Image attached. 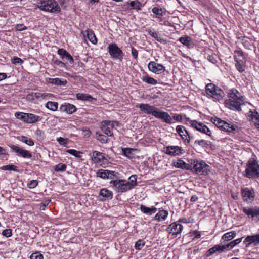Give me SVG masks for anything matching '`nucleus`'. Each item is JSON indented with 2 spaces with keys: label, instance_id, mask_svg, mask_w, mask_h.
Segmentation results:
<instances>
[{
  "label": "nucleus",
  "instance_id": "obj_1",
  "mask_svg": "<svg viewBox=\"0 0 259 259\" xmlns=\"http://www.w3.org/2000/svg\"><path fill=\"white\" fill-rule=\"evenodd\" d=\"M128 179L130 181L123 179L111 180L110 184L112 185V188L115 191L123 193L132 189L137 185L136 175H132Z\"/></svg>",
  "mask_w": 259,
  "mask_h": 259
},
{
  "label": "nucleus",
  "instance_id": "obj_2",
  "mask_svg": "<svg viewBox=\"0 0 259 259\" xmlns=\"http://www.w3.org/2000/svg\"><path fill=\"white\" fill-rule=\"evenodd\" d=\"M229 99L225 100L226 106L231 110H241V104L243 96L237 90L233 89L228 92Z\"/></svg>",
  "mask_w": 259,
  "mask_h": 259
},
{
  "label": "nucleus",
  "instance_id": "obj_3",
  "mask_svg": "<svg viewBox=\"0 0 259 259\" xmlns=\"http://www.w3.org/2000/svg\"><path fill=\"white\" fill-rule=\"evenodd\" d=\"M242 238L237 239L228 243L221 242L220 244L215 245L210 248L206 252V256H209L215 252L221 253L231 249L236 245L241 242Z\"/></svg>",
  "mask_w": 259,
  "mask_h": 259
},
{
  "label": "nucleus",
  "instance_id": "obj_4",
  "mask_svg": "<svg viewBox=\"0 0 259 259\" xmlns=\"http://www.w3.org/2000/svg\"><path fill=\"white\" fill-rule=\"evenodd\" d=\"M244 107L249 110L245 114L247 120L253 122L255 127L259 130V113L254 106L249 102H244Z\"/></svg>",
  "mask_w": 259,
  "mask_h": 259
},
{
  "label": "nucleus",
  "instance_id": "obj_5",
  "mask_svg": "<svg viewBox=\"0 0 259 259\" xmlns=\"http://www.w3.org/2000/svg\"><path fill=\"white\" fill-rule=\"evenodd\" d=\"M245 176L248 178L254 179L259 177V165L256 160L250 158L247 163Z\"/></svg>",
  "mask_w": 259,
  "mask_h": 259
},
{
  "label": "nucleus",
  "instance_id": "obj_6",
  "mask_svg": "<svg viewBox=\"0 0 259 259\" xmlns=\"http://www.w3.org/2000/svg\"><path fill=\"white\" fill-rule=\"evenodd\" d=\"M38 7L42 11L53 13L60 12V8L55 0H42L38 3Z\"/></svg>",
  "mask_w": 259,
  "mask_h": 259
},
{
  "label": "nucleus",
  "instance_id": "obj_7",
  "mask_svg": "<svg viewBox=\"0 0 259 259\" xmlns=\"http://www.w3.org/2000/svg\"><path fill=\"white\" fill-rule=\"evenodd\" d=\"M192 170L198 175L208 174L210 171L209 166L203 161H198L196 159H191Z\"/></svg>",
  "mask_w": 259,
  "mask_h": 259
},
{
  "label": "nucleus",
  "instance_id": "obj_8",
  "mask_svg": "<svg viewBox=\"0 0 259 259\" xmlns=\"http://www.w3.org/2000/svg\"><path fill=\"white\" fill-rule=\"evenodd\" d=\"M205 92L208 96L217 100L222 99L224 95V92L220 88L211 83L206 85Z\"/></svg>",
  "mask_w": 259,
  "mask_h": 259
},
{
  "label": "nucleus",
  "instance_id": "obj_9",
  "mask_svg": "<svg viewBox=\"0 0 259 259\" xmlns=\"http://www.w3.org/2000/svg\"><path fill=\"white\" fill-rule=\"evenodd\" d=\"M211 121L215 124L219 128L228 132H232L235 130L233 125L229 124L227 122L218 117H212Z\"/></svg>",
  "mask_w": 259,
  "mask_h": 259
},
{
  "label": "nucleus",
  "instance_id": "obj_10",
  "mask_svg": "<svg viewBox=\"0 0 259 259\" xmlns=\"http://www.w3.org/2000/svg\"><path fill=\"white\" fill-rule=\"evenodd\" d=\"M108 52L112 58L122 61L123 57L122 51L114 43H111L108 47Z\"/></svg>",
  "mask_w": 259,
  "mask_h": 259
},
{
  "label": "nucleus",
  "instance_id": "obj_11",
  "mask_svg": "<svg viewBox=\"0 0 259 259\" xmlns=\"http://www.w3.org/2000/svg\"><path fill=\"white\" fill-rule=\"evenodd\" d=\"M244 213L252 221H259V207L256 206L244 207Z\"/></svg>",
  "mask_w": 259,
  "mask_h": 259
},
{
  "label": "nucleus",
  "instance_id": "obj_12",
  "mask_svg": "<svg viewBox=\"0 0 259 259\" xmlns=\"http://www.w3.org/2000/svg\"><path fill=\"white\" fill-rule=\"evenodd\" d=\"M190 123L192 127L197 131L211 137V132L208 127L202 122H198L196 120H191Z\"/></svg>",
  "mask_w": 259,
  "mask_h": 259
},
{
  "label": "nucleus",
  "instance_id": "obj_13",
  "mask_svg": "<svg viewBox=\"0 0 259 259\" xmlns=\"http://www.w3.org/2000/svg\"><path fill=\"white\" fill-rule=\"evenodd\" d=\"M148 68L149 71L157 74H162L165 71V67L163 65L155 61H150Z\"/></svg>",
  "mask_w": 259,
  "mask_h": 259
},
{
  "label": "nucleus",
  "instance_id": "obj_14",
  "mask_svg": "<svg viewBox=\"0 0 259 259\" xmlns=\"http://www.w3.org/2000/svg\"><path fill=\"white\" fill-rule=\"evenodd\" d=\"M103 122V124L102 126L103 132L109 137L112 136L113 135L112 129L115 125H117L118 122L109 120H105Z\"/></svg>",
  "mask_w": 259,
  "mask_h": 259
},
{
  "label": "nucleus",
  "instance_id": "obj_15",
  "mask_svg": "<svg viewBox=\"0 0 259 259\" xmlns=\"http://www.w3.org/2000/svg\"><path fill=\"white\" fill-rule=\"evenodd\" d=\"M137 106L139 108L140 110L143 112L144 113L147 114H151L154 117L158 109L154 106L150 105L148 104L142 103L139 104Z\"/></svg>",
  "mask_w": 259,
  "mask_h": 259
},
{
  "label": "nucleus",
  "instance_id": "obj_16",
  "mask_svg": "<svg viewBox=\"0 0 259 259\" xmlns=\"http://www.w3.org/2000/svg\"><path fill=\"white\" fill-rule=\"evenodd\" d=\"M255 199V192L252 188H244V202L252 203Z\"/></svg>",
  "mask_w": 259,
  "mask_h": 259
},
{
  "label": "nucleus",
  "instance_id": "obj_17",
  "mask_svg": "<svg viewBox=\"0 0 259 259\" xmlns=\"http://www.w3.org/2000/svg\"><path fill=\"white\" fill-rule=\"evenodd\" d=\"M176 131L185 143H190V139L192 137L190 136L188 132L185 129L184 126L182 125H178L176 127Z\"/></svg>",
  "mask_w": 259,
  "mask_h": 259
},
{
  "label": "nucleus",
  "instance_id": "obj_18",
  "mask_svg": "<svg viewBox=\"0 0 259 259\" xmlns=\"http://www.w3.org/2000/svg\"><path fill=\"white\" fill-rule=\"evenodd\" d=\"M165 149V153L171 156L180 155L184 153L182 148L178 146H169Z\"/></svg>",
  "mask_w": 259,
  "mask_h": 259
},
{
  "label": "nucleus",
  "instance_id": "obj_19",
  "mask_svg": "<svg viewBox=\"0 0 259 259\" xmlns=\"http://www.w3.org/2000/svg\"><path fill=\"white\" fill-rule=\"evenodd\" d=\"M241 58H243V52L241 51H235L234 55L235 67L240 72L243 71V61Z\"/></svg>",
  "mask_w": 259,
  "mask_h": 259
},
{
  "label": "nucleus",
  "instance_id": "obj_20",
  "mask_svg": "<svg viewBox=\"0 0 259 259\" xmlns=\"http://www.w3.org/2000/svg\"><path fill=\"white\" fill-rule=\"evenodd\" d=\"M155 117L160 119L163 122L168 124H172L173 123L172 117L168 113L164 111H160L159 109H158Z\"/></svg>",
  "mask_w": 259,
  "mask_h": 259
},
{
  "label": "nucleus",
  "instance_id": "obj_21",
  "mask_svg": "<svg viewBox=\"0 0 259 259\" xmlns=\"http://www.w3.org/2000/svg\"><path fill=\"white\" fill-rule=\"evenodd\" d=\"M183 226L181 224L174 222L169 225L166 229V231L169 233L177 235L181 232Z\"/></svg>",
  "mask_w": 259,
  "mask_h": 259
},
{
  "label": "nucleus",
  "instance_id": "obj_22",
  "mask_svg": "<svg viewBox=\"0 0 259 259\" xmlns=\"http://www.w3.org/2000/svg\"><path fill=\"white\" fill-rule=\"evenodd\" d=\"M189 162L190 163H187L181 159H179L177 161L174 162L173 165L175 167L178 168L186 170H192L191 160Z\"/></svg>",
  "mask_w": 259,
  "mask_h": 259
},
{
  "label": "nucleus",
  "instance_id": "obj_23",
  "mask_svg": "<svg viewBox=\"0 0 259 259\" xmlns=\"http://www.w3.org/2000/svg\"><path fill=\"white\" fill-rule=\"evenodd\" d=\"M60 109L61 111L69 114H72L76 111V107L74 105L68 103L62 104L60 107Z\"/></svg>",
  "mask_w": 259,
  "mask_h": 259
},
{
  "label": "nucleus",
  "instance_id": "obj_24",
  "mask_svg": "<svg viewBox=\"0 0 259 259\" xmlns=\"http://www.w3.org/2000/svg\"><path fill=\"white\" fill-rule=\"evenodd\" d=\"M246 242V246H248L251 243L256 244L259 243V234L252 236H248L245 239L244 243Z\"/></svg>",
  "mask_w": 259,
  "mask_h": 259
},
{
  "label": "nucleus",
  "instance_id": "obj_25",
  "mask_svg": "<svg viewBox=\"0 0 259 259\" xmlns=\"http://www.w3.org/2000/svg\"><path fill=\"white\" fill-rule=\"evenodd\" d=\"M168 214L167 211L165 210H160L153 218V220L158 222L161 220H165Z\"/></svg>",
  "mask_w": 259,
  "mask_h": 259
},
{
  "label": "nucleus",
  "instance_id": "obj_26",
  "mask_svg": "<svg viewBox=\"0 0 259 259\" xmlns=\"http://www.w3.org/2000/svg\"><path fill=\"white\" fill-rule=\"evenodd\" d=\"M140 210L144 213L151 215L152 214L155 213L157 211V208L155 207H152L151 208L148 207L144 205H141Z\"/></svg>",
  "mask_w": 259,
  "mask_h": 259
},
{
  "label": "nucleus",
  "instance_id": "obj_27",
  "mask_svg": "<svg viewBox=\"0 0 259 259\" xmlns=\"http://www.w3.org/2000/svg\"><path fill=\"white\" fill-rule=\"evenodd\" d=\"M76 98L77 100L81 101H87L92 102L93 100L96 101V99L94 98L91 95L88 94L78 93L76 94Z\"/></svg>",
  "mask_w": 259,
  "mask_h": 259
},
{
  "label": "nucleus",
  "instance_id": "obj_28",
  "mask_svg": "<svg viewBox=\"0 0 259 259\" xmlns=\"http://www.w3.org/2000/svg\"><path fill=\"white\" fill-rule=\"evenodd\" d=\"M27 123H34L41 119V117L32 113H27Z\"/></svg>",
  "mask_w": 259,
  "mask_h": 259
},
{
  "label": "nucleus",
  "instance_id": "obj_29",
  "mask_svg": "<svg viewBox=\"0 0 259 259\" xmlns=\"http://www.w3.org/2000/svg\"><path fill=\"white\" fill-rule=\"evenodd\" d=\"M194 143L204 148H211L212 146L210 141L204 140H196Z\"/></svg>",
  "mask_w": 259,
  "mask_h": 259
},
{
  "label": "nucleus",
  "instance_id": "obj_30",
  "mask_svg": "<svg viewBox=\"0 0 259 259\" xmlns=\"http://www.w3.org/2000/svg\"><path fill=\"white\" fill-rule=\"evenodd\" d=\"M152 12L155 15V17L157 18H161L165 14L163 9L158 7H153L152 9Z\"/></svg>",
  "mask_w": 259,
  "mask_h": 259
},
{
  "label": "nucleus",
  "instance_id": "obj_31",
  "mask_svg": "<svg viewBox=\"0 0 259 259\" xmlns=\"http://www.w3.org/2000/svg\"><path fill=\"white\" fill-rule=\"evenodd\" d=\"M236 236L235 232H229L224 234L222 237L221 242L228 243L229 241L232 240Z\"/></svg>",
  "mask_w": 259,
  "mask_h": 259
},
{
  "label": "nucleus",
  "instance_id": "obj_32",
  "mask_svg": "<svg viewBox=\"0 0 259 259\" xmlns=\"http://www.w3.org/2000/svg\"><path fill=\"white\" fill-rule=\"evenodd\" d=\"M91 157L92 160L96 162H99L104 158L102 153L97 151H94L91 155Z\"/></svg>",
  "mask_w": 259,
  "mask_h": 259
},
{
  "label": "nucleus",
  "instance_id": "obj_33",
  "mask_svg": "<svg viewBox=\"0 0 259 259\" xmlns=\"http://www.w3.org/2000/svg\"><path fill=\"white\" fill-rule=\"evenodd\" d=\"M142 80L143 82L150 85H156L158 83V81L156 79L149 76L147 74L142 76Z\"/></svg>",
  "mask_w": 259,
  "mask_h": 259
},
{
  "label": "nucleus",
  "instance_id": "obj_34",
  "mask_svg": "<svg viewBox=\"0 0 259 259\" xmlns=\"http://www.w3.org/2000/svg\"><path fill=\"white\" fill-rule=\"evenodd\" d=\"M100 195L103 197L108 199H111L113 197V193L111 191L105 188L101 190Z\"/></svg>",
  "mask_w": 259,
  "mask_h": 259
},
{
  "label": "nucleus",
  "instance_id": "obj_35",
  "mask_svg": "<svg viewBox=\"0 0 259 259\" xmlns=\"http://www.w3.org/2000/svg\"><path fill=\"white\" fill-rule=\"evenodd\" d=\"M87 35L88 39L93 44L97 43V39L94 34V31L91 29L87 30Z\"/></svg>",
  "mask_w": 259,
  "mask_h": 259
},
{
  "label": "nucleus",
  "instance_id": "obj_36",
  "mask_svg": "<svg viewBox=\"0 0 259 259\" xmlns=\"http://www.w3.org/2000/svg\"><path fill=\"white\" fill-rule=\"evenodd\" d=\"M49 82L57 85H65L67 83L66 80H61L58 78H49Z\"/></svg>",
  "mask_w": 259,
  "mask_h": 259
},
{
  "label": "nucleus",
  "instance_id": "obj_37",
  "mask_svg": "<svg viewBox=\"0 0 259 259\" xmlns=\"http://www.w3.org/2000/svg\"><path fill=\"white\" fill-rule=\"evenodd\" d=\"M9 146L11 148L12 151L13 152H15L18 156L21 157L23 149L20 148V147L12 144L9 145Z\"/></svg>",
  "mask_w": 259,
  "mask_h": 259
},
{
  "label": "nucleus",
  "instance_id": "obj_38",
  "mask_svg": "<svg viewBox=\"0 0 259 259\" xmlns=\"http://www.w3.org/2000/svg\"><path fill=\"white\" fill-rule=\"evenodd\" d=\"M58 104L56 102L48 101L45 105V107L48 109L55 111L58 109Z\"/></svg>",
  "mask_w": 259,
  "mask_h": 259
},
{
  "label": "nucleus",
  "instance_id": "obj_39",
  "mask_svg": "<svg viewBox=\"0 0 259 259\" xmlns=\"http://www.w3.org/2000/svg\"><path fill=\"white\" fill-rule=\"evenodd\" d=\"M108 172H109L108 170H105V169H99L97 172V176L98 177H100L102 179H107L108 175H109Z\"/></svg>",
  "mask_w": 259,
  "mask_h": 259
},
{
  "label": "nucleus",
  "instance_id": "obj_40",
  "mask_svg": "<svg viewBox=\"0 0 259 259\" xmlns=\"http://www.w3.org/2000/svg\"><path fill=\"white\" fill-rule=\"evenodd\" d=\"M15 116L23 122L26 123L27 120V113H24L22 112H16L15 113Z\"/></svg>",
  "mask_w": 259,
  "mask_h": 259
},
{
  "label": "nucleus",
  "instance_id": "obj_41",
  "mask_svg": "<svg viewBox=\"0 0 259 259\" xmlns=\"http://www.w3.org/2000/svg\"><path fill=\"white\" fill-rule=\"evenodd\" d=\"M129 5L134 9H136L137 10L141 9V4L140 2L138 1H131L130 3L128 2H127L126 5H125L124 6H127V7H128Z\"/></svg>",
  "mask_w": 259,
  "mask_h": 259
},
{
  "label": "nucleus",
  "instance_id": "obj_42",
  "mask_svg": "<svg viewBox=\"0 0 259 259\" xmlns=\"http://www.w3.org/2000/svg\"><path fill=\"white\" fill-rule=\"evenodd\" d=\"M191 38L188 36L181 37L179 39L180 42H181L182 44L188 47L190 46L191 45Z\"/></svg>",
  "mask_w": 259,
  "mask_h": 259
},
{
  "label": "nucleus",
  "instance_id": "obj_43",
  "mask_svg": "<svg viewBox=\"0 0 259 259\" xmlns=\"http://www.w3.org/2000/svg\"><path fill=\"white\" fill-rule=\"evenodd\" d=\"M148 34L152 37L154 38L156 40L159 42H162L164 39L161 38L158 33L155 31H152L150 30L148 31Z\"/></svg>",
  "mask_w": 259,
  "mask_h": 259
},
{
  "label": "nucleus",
  "instance_id": "obj_44",
  "mask_svg": "<svg viewBox=\"0 0 259 259\" xmlns=\"http://www.w3.org/2000/svg\"><path fill=\"white\" fill-rule=\"evenodd\" d=\"M66 165L65 164L59 163L55 166V170L56 171H64L66 169Z\"/></svg>",
  "mask_w": 259,
  "mask_h": 259
},
{
  "label": "nucleus",
  "instance_id": "obj_45",
  "mask_svg": "<svg viewBox=\"0 0 259 259\" xmlns=\"http://www.w3.org/2000/svg\"><path fill=\"white\" fill-rule=\"evenodd\" d=\"M21 141L29 146H33L34 145V142L31 139H28L27 137L25 136L21 137Z\"/></svg>",
  "mask_w": 259,
  "mask_h": 259
},
{
  "label": "nucleus",
  "instance_id": "obj_46",
  "mask_svg": "<svg viewBox=\"0 0 259 259\" xmlns=\"http://www.w3.org/2000/svg\"><path fill=\"white\" fill-rule=\"evenodd\" d=\"M66 152L76 157L80 158L81 157L80 154H81V152L80 151H77L74 149H68L66 151Z\"/></svg>",
  "mask_w": 259,
  "mask_h": 259
},
{
  "label": "nucleus",
  "instance_id": "obj_47",
  "mask_svg": "<svg viewBox=\"0 0 259 259\" xmlns=\"http://www.w3.org/2000/svg\"><path fill=\"white\" fill-rule=\"evenodd\" d=\"M108 174L109 175H108L107 179H113L116 178V179H119V178L120 174L118 172H116L114 171L109 170Z\"/></svg>",
  "mask_w": 259,
  "mask_h": 259
},
{
  "label": "nucleus",
  "instance_id": "obj_48",
  "mask_svg": "<svg viewBox=\"0 0 259 259\" xmlns=\"http://www.w3.org/2000/svg\"><path fill=\"white\" fill-rule=\"evenodd\" d=\"M2 169L3 170H13L17 171V167L14 165H7L2 167Z\"/></svg>",
  "mask_w": 259,
  "mask_h": 259
},
{
  "label": "nucleus",
  "instance_id": "obj_49",
  "mask_svg": "<svg viewBox=\"0 0 259 259\" xmlns=\"http://www.w3.org/2000/svg\"><path fill=\"white\" fill-rule=\"evenodd\" d=\"M145 242H143L142 240L139 239L138 240L135 245V248L137 250H140L141 248L144 246Z\"/></svg>",
  "mask_w": 259,
  "mask_h": 259
},
{
  "label": "nucleus",
  "instance_id": "obj_50",
  "mask_svg": "<svg viewBox=\"0 0 259 259\" xmlns=\"http://www.w3.org/2000/svg\"><path fill=\"white\" fill-rule=\"evenodd\" d=\"M97 140L102 143H106L108 141V138L107 137L102 134H99L97 136Z\"/></svg>",
  "mask_w": 259,
  "mask_h": 259
},
{
  "label": "nucleus",
  "instance_id": "obj_51",
  "mask_svg": "<svg viewBox=\"0 0 259 259\" xmlns=\"http://www.w3.org/2000/svg\"><path fill=\"white\" fill-rule=\"evenodd\" d=\"M21 157L24 158H31L32 157V155L29 151L23 149Z\"/></svg>",
  "mask_w": 259,
  "mask_h": 259
},
{
  "label": "nucleus",
  "instance_id": "obj_52",
  "mask_svg": "<svg viewBox=\"0 0 259 259\" xmlns=\"http://www.w3.org/2000/svg\"><path fill=\"white\" fill-rule=\"evenodd\" d=\"M30 259H43L44 256L42 254L38 252H36L32 253L30 257Z\"/></svg>",
  "mask_w": 259,
  "mask_h": 259
},
{
  "label": "nucleus",
  "instance_id": "obj_53",
  "mask_svg": "<svg viewBox=\"0 0 259 259\" xmlns=\"http://www.w3.org/2000/svg\"><path fill=\"white\" fill-rule=\"evenodd\" d=\"M53 62L55 66H58L60 68H64L66 66L65 63L58 60H54Z\"/></svg>",
  "mask_w": 259,
  "mask_h": 259
},
{
  "label": "nucleus",
  "instance_id": "obj_54",
  "mask_svg": "<svg viewBox=\"0 0 259 259\" xmlns=\"http://www.w3.org/2000/svg\"><path fill=\"white\" fill-rule=\"evenodd\" d=\"M133 150V149L128 148H122V149L123 155L128 157H130V155L131 154Z\"/></svg>",
  "mask_w": 259,
  "mask_h": 259
},
{
  "label": "nucleus",
  "instance_id": "obj_55",
  "mask_svg": "<svg viewBox=\"0 0 259 259\" xmlns=\"http://www.w3.org/2000/svg\"><path fill=\"white\" fill-rule=\"evenodd\" d=\"M38 185L37 180H31L27 183V186L29 188H34Z\"/></svg>",
  "mask_w": 259,
  "mask_h": 259
},
{
  "label": "nucleus",
  "instance_id": "obj_56",
  "mask_svg": "<svg viewBox=\"0 0 259 259\" xmlns=\"http://www.w3.org/2000/svg\"><path fill=\"white\" fill-rule=\"evenodd\" d=\"M11 62L14 64H21L23 61L20 58L17 57H13L11 58Z\"/></svg>",
  "mask_w": 259,
  "mask_h": 259
},
{
  "label": "nucleus",
  "instance_id": "obj_57",
  "mask_svg": "<svg viewBox=\"0 0 259 259\" xmlns=\"http://www.w3.org/2000/svg\"><path fill=\"white\" fill-rule=\"evenodd\" d=\"M2 235L7 238L10 237L12 235L11 229H5L2 232Z\"/></svg>",
  "mask_w": 259,
  "mask_h": 259
},
{
  "label": "nucleus",
  "instance_id": "obj_58",
  "mask_svg": "<svg viewBox=\"0 0 259 259\" xmlns=\"http://www.w3.org/2000/svg\"><path fill=\"white\" fill-rule=\"evenodd\" d=\"M67 52L64 49H59L58 50V54L62 57V59L64 58V56L67 54Z\"/></svg>",
  "mask_w": 259,
  "mask_h": 259
},
{
  "label": "nucleus",
  "instance_id": "obj_59",
  "mask_svg": "<svg viewBox=\"0 0 259 259\" xmlns=\"http://www.w3.org/2000/svg\"><path fill=\"white\" fill-rule=\"evenodd\" d=\"M15 28L18 31H23L26 30L27 27L23 24H19L16 25Z\"/></svg>",
  "mask_w": 259,
  "mask_h": 259
},
{
  "label": "nucleus",
  "instance_id": "obj_60",
  "mask_svg": "<svg viewBox=\"0 0 259 259\" xmlns=\"http://www.w3.org/2000/svg\"><path fill=\"white\" fill-rule=\"evenodd\" d=\"M132 55L135 59H137L138 58V51L133 47L131 49Z\"/></svg>",
  "mask_w": 259,
  "mask_h": 259
},
{
  "label": "nucleus",
  "instance_id": "obj_61",
  "mask_svg": "<svg viewBox=\"0 0 259 259\" xmlns=\"http://www.w3.org/2000/svg\"><path fill=\"white\" fill-rule=\"evenodd\" d=\"M67 60H68L70 63H73L74 62V60L73 57L70 55V54L67 52V54L64 56V58Z\"/></svg>",
  "mask_w": 259,
  "mask_h": 259
},
{
  "label": "nucleus",
  "instance_id": "obj_62",
  "mask_svg": "<svg viewBox=\"0 0 259 259\" xmlns=\"http://www.w3.org/2000/svg\"><path fill=\"white\" fill-rule=\"evenodd\" d=\"M66 139L62 138V137H59L57 138V142L62 145L65 146L66 144V142H65Z\"/></svg>",
  "mask_w": 259,
  "mask_h": 259
},
{
  "label": "nucleus",
  "instance_id": "obj_63",
  "mask_svg": "<svg viewBox=\"0 0 259 259\" xmlns=\"http://www.w3.org/2000/svg\"><path fill=\"white\" fill-rule=\"evenodd\" d=\"M174 119L176 121H181L182 120V117L181 115L180 114H177L173 117H172V120Z\"/></svg>",
  "mask_w": 259,
  "mask_h": 259
},
{
  "label": "nucleus",
  "instance_id": "obj_64",
  "mask_svg": "<svg viewBox=\"0 0 259 259\" xmlns=\"http://www.w3.org/2000/svg\"><path fill=\"white\" fill-rule=\"evenodd\" d=\"M51 202V200H47L46 201H45L42 203V210H44L45 207L48 205V204H49V203Z\"/></svg>",
  "mask_w": 259,
  "mask_h": 259
}]
</instances>
